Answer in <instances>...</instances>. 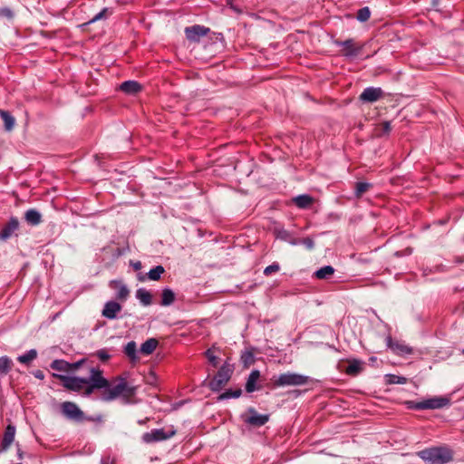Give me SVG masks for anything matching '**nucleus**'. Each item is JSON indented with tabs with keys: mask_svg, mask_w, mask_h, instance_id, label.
<instances>
[{
	"mask_svg": "<svg viewBox=\"0 0 464 464\" xmlns=\"http://www.w3.org/2000/svg\"><path fill=\"white\" fill-rule=\"evenodd\" d=\"M87 372L88 377L85 378L58 373H53V377L59 379L65 389L85 397L91 396L96 390H103L101 394L103 401H111L119 397L130 400L136 393V386L130 385L123 375L117 376L110 382L99 367L90 366Z\"/></svg>",
	"mask_w": 464,
	"mask_h": 464,
	"instance_id": "obj_1",
	"label": "nucleus"
},
{
	"mask_svg": "<svg viewBox=\"0 0 464 464\" xmlns=\"http://www.w3.org/2000/svg\"><path fill=\"white\" fill-rule=\"evenodd\" d=\"M427 464H446L453 460L454 452L446 446L432 447L418 452Z\"/></svg>",
	"mask_w": 464,
	"mask_h": 464,
	"instance_id": "obj_2",
	"label": "nucleus"
},
{
	"mask_svg": "<svg viewBox=\"0 0 464 464\" xmlns=\"http://www.w3.org/2000/svg\"><path fill=\"white\" fill-rule=\"evenodd\" d=\"M61 412L66 417L68 420L76 421V422H83V421H92V422H102V416H87L79 406L72 401H64L61 404Z\"/></svg>",
	"mask_w": 464,
	"mask_h": 464,
	"instance_id": "obj_3",
	"label": "nucleus"
},
{
	"mask_svg": "<svg viewBox=\"0 0 464 464\" xmlns=\"http://www.w3.org/2000/svg\"><path fill=\"white\" fill-rule=\"evenodd\" d=\"M450 404V399L445 396L432 397L421 401H409L408 407L412 410H436L447 407Z\"/></svg>",
	"mask_w": 464,
	"mask_h": 464,
	"instance_id": "obj_4",
	"label": "nucleus"
},
{
	"mask_svg": "<svg viewBox=\"0 0 464 464\" xmlns=\"http://www.w3.org/2000/svg\"><path fill=\"white\" fill-rule=\"evenodd\" d=\"M233 366L225 362L218 371L214 378L209 382L208 387L212 392H219L230 380L233 373Z\"/></svg>",
	"mask_w": 464,
	"mask_h": 464,
	"instance_id": "obj_5",
	"label": "nucleus"
},
{
	"mask_svg": "<svg viewBox=\"0 0 464 464\" xmlns=\"http://www.w3.org/2000/svg\"><path fill=\"white\" fill-rule=\"evenodd\" d=\"M309 382V377L295 372H286L280 374L275 381L274 386H301Z\"/></svg>",
	"mask_w": 464,
	"mask_h": 464,
	"instance_id": "obj_6",
	"label": "nucleus"
},
{
	"mask_svg": "<svg viewBox=\"0 0 464 464\" xmlns=\"http://www.w3.org/2000/svg\"><path fill=\"white\" fill-rule=\"evenodd\" d=\"M176 434V430L170 429L169 430H165L164 429H154L149 432H145L142 435V440L145 443H153L161 440H168L173 437Z\"/></svg>",
	"mask_w": 464,
	"mask_h": 464,
	"instance_id": "obj_7",
	"label": "nucleus"
},
{
	"mask_svg": "<svg viewBox=\"0 0 464 464\" xmlns=\"http://www.w3.org/2000/svg\"><path fill=\"white\" fill-rule=\"evenodd\" d=\"M334 44L337 46H342V54L345 57H353L360 53L362 46L356 45L353 39H347L345 41L334 40Z\"/></svg>",
	"mask_w": 464,
	"mask_h": 464,
	"instance_id": "obj_8",
	"label": "nucleus"
},
{
	"mask_svg": "<svg viewBox=\"0 0 464 464\" xmlns=\"http://www.w3.org/2000/svg\"><path fill=\"white\" fill-rule=\"evenodd\" d=\"M209 32V28L203 25L196 24L193 26L186 27L185 34L186 37L190 42H199L200 38L207 35Z\"/></svg>",
	"mask_w": 464,
	"mask_h": 464,
	"instance_id": "obj_9",
	"label": "nucleus"
},
{
	"mask_svg": "<svg viewBox=\"0 0 464 464\" xmlns=\"http://www.w3.org/2000/svg\"><path fill=\"white\" fill-rule=\"evenodd\" d=\"M387 346L397 355L411 354L413 350L409 345L400 341H393L391 335L386 337Z\"/></svg>",
	"mask_w": 464,
	"mask_h": 464,
	"instance_id": "obj_10",
	"label": "nucleus"
},
{
	"mask_svg": "<svg viewBox=\"0 0 464 464\" xmlns=\"http://www.w3.org/2000/svg\"><path fill=\"white\" fill-rule=\"evenodd\" d=\"M19 225L17 218H10L8 222L0 230V240L6 241L9 239L18 230Z\"/></svg>",
	"mask_w": 464,
	"mask_h": 464,
	"instance_id": "obj_11",
	"label": "nucleus"
},
{
	"mask_svg": "<svg viewBox=\"0 0 464 464\" xmlns=\"http://www.w3.org/2000/svg\"><path fill=\"white\" fill-rule=\"evenodd\" d=\"M248 413L249 416L245 420V422L254 427H261L269 420L268 414H259L254 408H250Z\"/></svg>",
	"mask_w": 464,
	"mask_h": 464,
	"instance_id": "obj_12",
	"label": "nucleus"
},
{
	"mask_svg": "<svg viewBox=\"0 0 464 464\" xmlns=\"http://www.w3.org/2000/svg\"><path fill=\"white\" fill-rule=\"evenodd\" d=\"M110 287L116 291L115 298L121 302H124L130 295V290L127 285L121 280H111L109 284Z\"/></svg>",
	"mask_w": 464,
	"mask_h": 464,
	"instance_id": "obj_13",
	"label": "nucleus"
},
{
	"mask_svg": "<svg viewBox=\"0 0 464 464\" xmlns=\"http://www.w3.org/2000/svg\"><path fill=\"white\" fill-rule=\"evenodd\" d=\"M383 96L382 88L368 87L360 94V100L364 102H374Z\"/></svg>",
	"mask_w": 464,
	"mask_h": 464,
	"instance_id": "obj_14",
	"label": "nucleus"
},
{
	"mask_svg": "<svg viewBox=\"0 0 464 464\" xmlns=\"http://www.w3.org/2000/svg\"><path fill=\"white\" fill-rule=\"evenodd\" d=\"M121 308L118 302L109 301L104 304L102 314L107 319L113 320L117 318V314L121 312Z\"/></svg>",
	"mask_w": 464,
	"mask_h": 464,
	"instance_id": "obj_15",
	"label": "nucleus"
},
{
	"mask_svg": "<svg viewBox=\"0 0 464 464\" xmlns=\"http://www.w3.org/2000/svg\"><path fill=\"white\" fill-rule=\"evenodd\" d=\"M14 435L15 427L12 424L7 425L1 441V448L3 450H6L10 447L14 440Z\"/></svg>",
	"mask_w": 464,
	"mask_h": 464,
	"instance_id": "obj_16",
	"label": "nucleus"
},
{
	"mask_svg": "<svg viewBox=\"0 0 464 464\" xmlns=\"http://www.w3.org/2000/svg\"><path fill=\"white\" fill-rule=\"evenodd\" d=\"M120 90L127 94H136L141 90V85L136 81H126L120 85Z\"/></svg>",
	"mask_w": 464,
	"mask_h": 464,
	"instance_id": "obj_17",
	"label": "nucleus"
},
{
	"mask_svg": "<svg viewBox=\"0 0 464 464\" xmlns=\"http://www.w3.org/2000/svg\"><path fill=\"white\" fill-rule=\"evenodd\" d=\"M259 378L260 372L258 370H254L250 372L245 387L247 392H253L256 390H259V387L256 386V382Z\"/></svg>",
	"mask_w": 464,
	"mask_h": 464,
	"instance_id": "obj_18",
	"label": "nucleus"
},
{
	"mask_svg": "<svg viewBox=\"0 0 464 464\" xmlns=\"http://www.w3.org/2000/svg\"><path fill=\"white\" fill-rule=\"evenodd\" d=\"M293 202L299 208H308L314 203V198L307 194L296 196L293 198Z\"/></svg>",
	"mask_w": 464,
	"mask_h": 464,
	"instance_id": "obj_19",
	"label": "nucleus"
},
{
	"mask_svg": "<svg viewBox=\"0 0 464 464\" xmlns=\"http://www.w3.org/2000/svg\"><path fill=\"white\" fill-rule=\"evenodd\" d=\"M24 219L29 225L36 226L42 222V215L36 209L31 208L24 213Z\"/></svg>",
	"mask_w": 464,
	"mask_h": 464,
	"instance_id": "obj_20",
	"label": "nucleus"
},
{
	"mask_svg": "<svg viewBox=\"0 0 464 464\" xmlns=\"http://www.w3.org/2000/svg\"><path fill=\"white\" fill-rule=\"evenodd\" d=\"M158 344L157 339L150 338L141 344L140 351L142 354L150 355L156 350Z\"/></svg>",
	"mask_w": 464,
	"mask_h": 464,
	"instance_id": "obj_21",
	"label": "nucleus"
},
{
	"mask_svg": "<svg viewBox=\"0 0 464 464\" xmlns=\"http://www.w3.org/2000/svg\"><path fill=\"white\" fill-rule=\"evenodd\" d=\"M274 233L276 237L281 240L287 241L292 245H296L297 242L293 238L291 233L285 229L284 227H276L274 229Z\"/></svg>",
	"mask_w": 464,
	"mask_h": 464,
	"instance_id": "obj_22",
	"label": "nucleus"
},
{
	"mask_svg": "<svg viewBox=\"0 0 464 464\" xmlns=\"http://www.w3.org/2000/svg\"><path fill=\"white\" fill-rule=\"evenodd\" d=\"M334 271L332 266H325L316 270L314 276L320 280L328 279L334 274Z\"/></svg>",
	"mask_w": 464,
	"mask_h": 464,
	"instance_id": "obj_23",
	"label": "nucleus"
},
{
	"mask_svg": "<svg viewBox=\"0 0 464 464\" xmlns=\"http://www.w3.org/2000/svg\"><path fill=\"white\" fill-rule=\"evenodd\" d=\"M175 293L169 288H164L161 293L160 304L163 306H169L175 301Z\"/></svg>",
	"mask_w": 464,
	"mask_h": 464,
	"instance_id": "obj_24",
	"label": "nucleus"
},
{
	"mask_svg": "<svg viewBox=\"0 0 464 464\" xmlns=\"http://www.w3.org/2000/svg\"><path fill=\"white\" fill-rule=\"evenodd\" d=\"M362 370V362L359 360H353L345 369V373L351 376L359 374Z\"/></svg>",
	"mask_w": 464,
	"mask_h": 464,
	"instance_id": "obj_25",
	"label": "nucleus"
},
{
	"mask_svg": "<svg viewBox=\"0 0 464 464\" xmlns=\"http://www.w3.org/2000/svg\"><path fill=\"white\" fill-rule=\"evenodd\" d=\"M124 353L131 362L138 361L139 357L137 355V345L134 341H130L125 345Z\"/></svg>",
	"mask_w": 464,
	"mask_h": 464,
	"instance_id": "obj_26",
	"label": "nucleus"
},
{
	"mask_svg": "<svg viewBox=\"0 0 464 464\" xmlns=\"http://www.w3.org/2000/svg\"><path fill=\"white\" fill-rule=\"evenodd\" d=\"M13 362L7 356L0 357V378L5 376L12 369Z\"/></svg>",
	"mask_w": 464,
	"mask_h": 464,
	"instance_id": "obj_27",
	"label": "nucleus"
},
{
	"mask_svg": "<svg viewBox=\"0 0 464 464\" xmlns=\"http://www.w3.org/2000/svg\"><path fill=\"white\" fill-rule=\"evenodd\" d=\"M0 116L4 121L5 130L8 131L12 130L15 123L14 118L8 111L4 110H0Z\"/></svg>",
	"mask_w": 464,
	"mask_h": 464,
	"instance_id": "obj_28",
	"label": "nucleus"
},
{
	"mask_svg": "<svg viewBox=\"0 0 464 464\" xmlns=\"http://www.w3.org/2000/svg\"><path fill=\"white\" fill-rule=\"evenodd\" d=\"M37 357V351L31 349L25 353L19 355L17 361L23 364L29 365Z\"/></svg>",
	"mask_w": 464,
	"mask_h": 464,
	"instance_id": "obj_29",
	"label": "nucleus"
},
{
	"mask_svg": "<svg viewBox=\"0 0 464 464\" xmlns=\"http://www.w3.org/2000/svg\"><path fill=\"white\" fill-rule=\"evenodd\" d=\"M136 297L143 305H150L151 304L152 295L144 288H140L137 290Z\"/></svg>",
	"mask_w": 464,
	"mask_h": 464,
	"instance_id": "obj_30",
	"label": "nucleus"
},
{
	"mask_svg": "<svg viewBox=\"0 0 464 464\" xmlns=\"http://www.w3.org/2000/svg\"><path fill=\"white\" fill-rule=\"evenodd\" d=\"M50 367L57 372H69V362L62 359H56L53 361L50 364Z\"/></svg>",
	"mask_w": 464,
	"mask_h": 464,
	"instance_id": "obj_31",
	"label": "nucleus"
},
{
	"mask_svg": "<svg viewBox=\"0 0 464 464\" xmlns=\"http://www.w3.org/2000/svg\"><path fill=\"white\" fill-rule=\"evenodd\" d=\"M111 14V11L109 8L104 7L102 11H100L97 14H95L90 21L85 23L83 25L91 24L99 20H106Z\"/></svg>",
	"mask_w": 464,
	"mask_h": 464,
	"instance_id": "obj_32",
	"label": "nucleus"
},
{
	"mask_svg": "<svg viewBox=\"0 0 464 464\" xmlns=\"http://www.w3.org/2000/svg\"><path fill=\"white\" fill-rule=\"evenodd\" d=\"M242 394L241 389H236L234 391L232 390H227L225 392L221 393L218 397V401H224L230 398H238Z\"/></svg>",
	"mask_w": 464,
	"mask_h": 464,
	"instance_id": "obj_33",
	"label": "nucleus"
},
{
	"mask_svg": "<svg viewBox=\"0 0 464 464\" xmlns=\"http://www.w3.org/2000/svg\"><path fill=\"white\" fill-rule=\"evenodd\" d=\"M164 272L165 269L162 266H157L149 271L148 277L150 280H159Z\"/></svg>",
	"mask_w": 464,
	"mask_h": 464,
	"instance_id": "obj_34",
	"label": "nucleus"
},
{
	"mask_svg": "<svg viewBox=\"0 0 464 464\" xmlns=\"http://www.w3.org/2000/svg\"><path fill=\"white\" fill-rule=\"evenodd\" d=\"M372 184L367 182H357L355 184V196L356 198H361L363 193H365L370 188Z\"/></svg>",
	"mask_w": 464,
	"mask_h": 464,
	"instance_id": "obj_35",
	"label": "nucleus"
},
{
	"mask_svg": "<svg viewBox=\"0 0 464 464\" xmlns=\"http://www.w3.org/2000/svg\"><path fill=\"white\" fill-rule=\"evenodd\" d=\"M241 362L245 367H248L251 364H253L255 362L253 353L251 351L243 352V353L241 354Z\"/></svg>",
	"mask_w": 464,
	"mask_h": 464,
	"instance_id": "obj_36",
	"label": "nucleus"
},
{
	"mask_svg": "<svg viewBox=\"0 0 464 464\" xmlns=\"http://www.w3.org/2000/svg\"><path fill=\"white\" fill-rule=\"evenodd\" d=\"M387 382L390 384H405L407 382V378L403 376H399L395 374H388L386 375Z\"/></svg>",
	"mask_w": 464,
	"mask_h": 464,
	"instance_id": "obj_37",
	"label": "nucleus"
},
{
	"mask_svg": "<svg viewBox=\"0 0 464 464\" xmlns=\"http://www.w3.org/2000/svg\"><path fill=\"white\" fill-rule=\"evenodd\" d=\"M370 16H371V11H370L369 7H367V6L359 9L357 12V14H356V18L360 22L368 21Z\"/></svg>",
	"mask_w": 464,
	"mask_h": 464,
	"instance_id": "obj_38",
	"label": "nucleus"
},
{
	"mask_svg": "<svg viewBox=\"0 0 464 464\" xmlns=\"http://www.w3.org/2000/svg\"><path fill=\"white\" fill-rule=\"evenodd\" d=\"M94 355L99 358L102 362H105L111 359V354L106 349H100L95 352Z\"/></svg>",
	"mask_w": 464,
	"mask_h": 464,
	"instance_id": "obj_39",
	"label": "nucleus"
},
{
	"mask_svg": "<svg viewBox=\"0 0 464 464\" xmlns=\"http://www.w3.org/2000/svg\"><path fill=\"white\" fill-rule=\"evenodd\" d=\"M206 357L208 358V362L214 366L217 367L218 364V358L214 355L211 349H208L205 353Z\"/></svg>",
	"mask_w": 464,
	"mask_h": 464,
	"instance_id": "obj_40",
	"label": "nucleus"
},
{
	"mask_svg": "<svg viewBox=\"0 0 464 464\" xmlns=\"http://www.w3.org/2000/svg\"><path fill=\"white\" fill-rule=\"evenodd\" d=\"M14 17V12L9 7L0 8V18L11 20Z\"/></svg>",
	"mask_w": 464,
	"mask_h": 464,
	"instance_id": "obj_41",
	"label": "nucleus"
},
{
	"mask_svg": "<svg viewBox=\"0 0 464 464\" xmlns=\"http://www.w3.org/2000/svg\"><path fill=\"white\" fill-rule=\"evenodd\" d=\"M280 269V266L277 263H273L272 265L266 266L264 270L265 276H270L272 273L278 272Z\"/></svg>",
	"mask_w": 464,
	"mask_h": 464,
	"instance_id": "obj_42",
	"label": "nucleus"
},
{
	"mask_svg": "<svg viewBox=\"0 0 464 464\" xmlns=\"http://www.w3.org/2000/svg\"><path fill=\"white\" fill-rule=\"evenodd\" d=\"M85 363V359H82L76 362H69V372H75L76 370L80 369L82 365Z\"/></svg>",
	"mask_w": 464,
	"mask_h": 464,
	"instance_id": "obj_43",
	"label": "nucleus"
},
{
	"mask_svg": "<svg viewBox=\"0 0 464 464\" xmlns=\"http://www.w3.org/2000/svg\"><path fill=\"white\" fill-rule=\"evenodd\" d=\"M302 243L308 248V249H313L314 246V242L312 238L310 237H305L302 240Z\"/></svg>",
	"mask_w": 464,
	"mask_h": 464,
	"instance_id": "obj_44",
	"label": "nucleus"
},
{
	"mask_svg": "<svg viewBox=\"0 0 464 464\" xmlns=\"http://www.w3.org/2000/svg\"><path fill=\"white\" fill-rule=\"evenodd\" d=\"M382 130L384 133H389L392 130L391 123L389 121H384L382 123Z\"/></svg>",
	"mask_w": 464,
	"mask_h": 464,
	"instance_id": "obj_45",
	"label": "nucleus"
},
{
	"mask_svg": "<svg viewBox=\"0 0 464 464\" xmlns=\"http://www.w3.org/2000/svg\"><path fill=\"white\" fill-rule=\"evenodd\" d=\"M33 375H34L35 378L39 379V380H44V372H43V371H41V370H35V371H34V372H33Z\"/></svg>",
	"mask_w": 464,
	"mask_h": 464,
	"instance_id": "obj_46",
	"label": "nucleus"
},
{
	"mask_svg": "<svg viewBox=\"0 0 464 464\" xmlns=\"http://www.w3.org/2000/svg\"><path fill=\"white\" fill-rule=\"evenodd\" d=\"M133 267L135 270H140L141 268V264L140 262H137L133 265Z\"/></svg>",
	"mask_w": 464,
	"mask_h": 464,
	"instance_id": "obj_47",
	"label": "nucleus"
},
{
	"mask_svg": "<svg viewBox=\"0 0 464 464\" xmlns=\"http://www.w3.org/2000/svg\"><path fill=\"white\" fill-rule=\"evenodd\" d=\"M102 464H110V459L109 458L102 459Z\"/></svg>",
	"mask_w": 464,
	"mask_h": 464,
	"instance_id": "obj_48",
	"label": "nucleus"
},
{
	"mask_svg": "<svg viewBox=\"0 0 464 464\" xmlns=\"http://www.w3.org/2000/svg\"><path fill=\"white\" fill-rule=\"evenodd\" d=\"M19 458L22 459V452L18 450Z\"/></svg>",
	"mask_w": 464,
	"mask_h": 464,
	"instance_id": "obj_49",
	"label": "nucleus"
},
{
	"mask_svg": "<svg viewBox=\"0 0 464 464\" xmlns=\"http://www.w3.org/2000/svg\"><path fill=\"white\" fill-rule=\"evenodd\" d=\"M462 353L464 354V349L462 350Z\"/></svg>",
	"mask_w": 464,
	"mask_h": 464,
	"instance_id": "obj_50",
	"label": "nucleus"
}]
</instances>
